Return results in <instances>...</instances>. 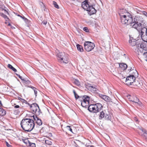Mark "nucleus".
I'll return each instance as SVG.
<instances>
[{
    "label": "nucleus",
    "mask_w": 147,
    "mask_h": 147,
    "mask_svg": "<svg viewBox=\"0 0 147 147\" xmlns=\"http://www.w3.org/2000/svg\"><path fill=\"white\" fill-rule=\"evenodd\" d=\"M21 127L25 131H31L34 128L35 124L34 121L29 119H24L21 122Z\"/></svg>",
    "instance_id": "f257e3e1"
},
{
    "label": "nucleus",
    "mask_w": 147,
    "mask_h": 147,
    "mask_svg": "<svg viewBox=\"0 0 147 147\" xmlns=\"http://www.w3.org/2000/svg\"><path fill=\"white\" fill-rule=\"evenodd\" d=\"M94 6L95 5H92L86 0L82 2V7L87 11L88 14L90 16L95 13L96 12Z\"/></svg>",
    "instance_id": "f03ea898"
},
{
    "label": "nucleus",
    "mask_w": 147,
    "mask_h": 147,
    "mask_svg": "<svg viewBox=\"0 0 147 147\" xmlns=\"http://www.w3.org/2000/svg\"><path fill=\"white\" fill-rule=\"evenodd\" d=\"M73 92L76 99H77L79 98L82 106L84 107L87 108L89 103V97L86 95L80 96L76 94L74 90H73Z\"/></svg>",
    "instance_id": "7ed1b4c3"
},
{
    "label": "nucleus",
    "mask_w": 147,
    "mask_h": 147,
    "mask_svg": "<svg viewBox=\"0 0 147 147\" xmlns=\"http://www.w3.org/2000/svg\"><path fill=\"white\" fill-rule=\"evenodd\" d=\"M102 107V106L101 104L98 103L95 104L90 105L88 108V110L90 112L97 113L100 111Z\"/></svg>",
    "instance_id": "20e7f679"
},
{
    "label": "nucleus",
    "mask_w": 147,
    "mask_h": 147,
    "mask_svg": "<svg viewBox=\"0 0 147 147\" xmlns=\"http://www.w3.org/2000/svg\"><path fill=\"white\" fill-rule=\"evenodd\" d=\"M121 23L123 24L128 25L130 24L133 20L131 15L126 16L119 14Z\"/></svg>",
    "instance_id": "39448f33"
},
{
    "label": "nucleus",
    "mask_w": 147,
    "mask_h": 147,
    "mask_svg": "<svg viewBox=\"0 0 147 147\" xmlns=\"http://www.w3.org/2000/svg\"><path fill=\"white\" fill-rule=\"evenodd\" d=\"M84 49L87 52L91 51L95 47L94 44L90 42L86 41L84 44Z\"/></svg>",
    "instance_id": "423d86ee"
},
{
    "label": "nucleus",
    "mask_w": 147,
    "mask_h": 147,
    "mask_svg": "<svg viewBox=\"0 0 147 147\" xmlns=\"http://www.w3.org/2000/svg\"><path fill=\"white\" fill-rule=\"evenodd\" d=\"M146 42L137 44L136 45V50L142 53L144 50H147V41Z\"/></svg>",
    "instance_id": "0eeeda50"
},
{
    "label": "nucleus",
    "mask_w": 147,
    "mask_h": 147,
    "mask_svg": "<svg viewBox=\"0 0 147 147\" xmlns=\"http://www.w3.org/2000/svg\"><path fill=\"white\" fill-rule=\"evenodd\" d=\"M31 110L34 113L37 115H39L41 113L38 105L36 103H33L30 106Z\"/></svg>",
    "instance_id": "6e6552de"
},
{
    "label": "nucleus",
    "mask_w": 147,
    "mask_h": 147,
    "mask_svg": "<svg viewBox=\"0 0 147 147\" xmlns=\"http://www.w3.org/2000/svg\"><path fill=\"white\" fill-rule=\"evenodd\" d=\"M141 37L144 41H147V28L143 27L141 31Z\"/></svg>",
    "instance_id": "1a4fd4ad"
},
{
    "label": "nucleus",
    "mask_w": 147,
    "mask_h": 147,
    "mask_svg": "<svg viewBox=\"0 0 147 147\" xmlns=\"http://www.w3.org/2000/svg\"><path fill=\"white\" fill-rule=\"evenodd\" d=\"M130 24V26L132 27L136 28L139 32L141 31V29L143 28L141 23H138L132 22H131Z\"/></svg>",
    "instance_id": "9d476101"
},
{
    "label": "nucleus",
    "mask_w": 147,
    "mask_h": 147,
    "mask_svg": "<svg viewBox=\"0 0 147 147\" xmlns=\"http://www.w3.org/2000/svg\"><path fill=\"white\" fill-rule=\"evenodd\" d=\"M135 80V78L130 75L126 78L125 80V82H126L127 84L130 85L134 82Z\"/></svg>",
    "instance_id": "9b49d317"
},
{
    "label": "nucleus",
    "mask_w": 147,
    "mask_h": 147,
    "mask_svg": "<svg viewBox=\"0 0 147 147\" xmlns=\"http://www.w3.org/2000/svg\"><path fill=\"white\" fill-rule=\"evenodd\" d=\"M128 98L130 101L137 103L139 106H141L142 103L141 102L139 101V99L137 97H134L133 98L130 97H128Z\"/></svg>",
    "instance_id": "f8f14e48"
},
{
    "label": "nucleus",
    "mask_w": 147,
    "mask_h": 147,
    "mask_svg": "<svg viewBox=\"0 0 147 147\" xmlns=\"http://www.w3.org/2000/svg\"><path fill=\"white\" fill-rule=\"evenodd\" d=\"M138 40H136V39H134L133 38H130L129 40V43L130 45L132 46H134L135 45H137Z\"/></svg>",
    "instance_id": "ddd939ff"
},
{
    "label": "nucleus",
    "mask_w": 147,
    "mask_h": 147,
    "mask_svg": "<svg viewBox=\"0 0 147 147\" xmlns=\"http://www.w3.org/2000/svg\"><path fill=\"white\" fill-rule=\"evenodd\" d=\"M143 19L141 17L139 16H136L134 18V20H133V22L138 23H141Z\"/></svg>",
    "instance_id": "4468645a"
},
{
    "label": "nucleus",
    "mask_w": 147,
    "mask_h": 147,
    "mask_svg": "<svg viewBox=\"0 0 147 147\" xmlns=\"http://www.w3.org/2000/svg\"><path fill=\"white\" fill-rule=\"evenodd\" d=\"M16 104H14L13 105L14 107L16 109H18L17 110H16L14 111V113L16 114H18L20 113V111L21 110L22 108L21 107H20L19 105H16Z\"/></svg>",
    "instance_id": "2eb2a0df"
},
{
    "label": "nucleus",
    "mask_w": 147,
    "mask_h": 147,
    "mask_svg": "<svg viewBox=\"0 0 147 147\" xmlns=\"http://www.w3.org/2000/svg\"><path fill=\"white\" fill-rule=\"evenodd\" d=\"M33 117L34 120L36 121V123L38 125L40 126L42 125V121L40 119H39L36 116L35 117L34 116H33Z\"/></svg>",
    "instance_id": "dca6fc26"
},
{
    "label": "nucleus",
    "mask_w": 147,
    "mask_h": 147,
    "mask_svg": "<svg viewBox=\"0 0 147 147\" xmlns=\"http://www.w3.org/2000/svg\"><path fill=\"white\" fill-rule=\"evenodd\" d=\"M65 54L64 53H59L57 55V57L59 60H62Z\"/></svg>",
    "instance_id": "f3484780"
},
{
    "label": "nucleus",
    "mask_w": 147,
    "mask_h": 147,
    "mask_svg": "<svg viewBox=\"0 0 147 147\" xmlns=\"http://www.w3.org/2000/svg\"><path fill=\"white\" fill-rule=\"evenodd\" d=\"M100 97L107 102H109L110 100V98L108 96L105 95H101Z\"/></svg>",
    "instance_id": "a211bd4d"
},
{
    "label": "nucleus",
    "mask_w": 147,
    "mask_h": 147,
    "mask_svg": "<svg viewBox=\"0 0 147 147\" xmlns=\"http://www.w3.org/2000/svg\"><path fill=\"white\" fill-rule=\"evenodd\" d=\"M60 61L61 62H62L65 64L68 63V58L67 55L65 54V56H64V57H63V60H61Z\"/></svg>",
    "instance_id": "6ab92c4d"
},
{
    "label": "nucleus",
    "mask_w": 147,
    "mask_h": 147,
    "mask_svg": "<svg viewBox=\"0 0 147 147\" xmlns=\"http://www.w3.org/2000/svg\"><path fill=\"white\" fill-rule=\"evenodd\" d=\"M130 71L131 72V73L132 74L131 75L134 77L135 78H136L138 77V73L136 70L132 69Z\"/></svg>",
    "instance_id": "aec40b11"
},
{
    "label": "nucleus",
    "mask_w": 147,
    "mask_h": 147,
    "mask_svg": "<svg viewBox=\"0 0 147 147\" xmlns=\"http://www.w3.org/2000/svg\"><path fill=\"white\" fill-rule=\"evenodd\" d=\"M89 87V89L92 92H96V86L94 85V86H91L90 85L88 86Z\"/></svg>",
    "instance_id": "412c9836"
},
{
    "label": "nucleus",
    "mask_w": 147,
    "mask_h": 147,
    "mask_svg": "<svg viewBox=\"0 0 147 147\" xmlns=\"http://www.w3.org/2000/svg\"><path fill=\"white\" fill-rule=\"evenodd\" d=\"M119 66L120 68H122L124 70L126 69L127 67V65L126 64L123 63L119 64Z\"/></svg>",
    "instance_id": "4be33fe9"
},
{
    "label": "nucleus",
    "mask_w": 147,
    "mask_h": 147,
    "mask_svg": "<svg viewBox=\"0 0 147 147\" xmlns=\"http://www.w3.org/2000/svg\"><path fill=\"white\" fill-rule=\"evenodd\" d=\"M76 47L78 51L80 52H82L84 51L83 47L79 44H77L76 45Z\"/></svg>",
    "instance_id": "5701e85b"
},
{
    "label": "nucleus",
    "mask_w": 147,
    "mask_h": 147,
    "mask_svg": "<svg viewBox=\"0 0 147 147\" xmlns=\"http://www.w3.org/2000/svg\"><path fill=\"white\" fill-rule=\"evenodd\" d=\"M6 114V111L2 108L0 107V115L3 116Z\"/></svg>",
    "instance_id": "b1692460"
},
{
    "label": "nucleus",
    "mask_w": 147,
    "mask_h": 147,
    "mask_svg": "<svg viewBox=\"0 0 147 147\" xmlns=\"http://www.w3.org/2000/svg\"><path fill=\"white\" fill-rule=\"evenodd\" d=\"M105 114L104 111H102L100 112L99 116V119H102V118H104Z\"/></svg>",
    "instance_id": "393cba45"
},
{
    "label": "nucleus",
    "mask_w": 147,
    "mask_h": 147,
    "mask_svg": "<svg viewBox=\"0 0 147 147\" xmlns=\"http://www.w3.org/2000/svg\"><path fill=\"white\" fill-rule=\"evenodd\" d=\"M142 130L143 132V135L144 136V138L147 141V131H143L142 129Z\"/></svg>",
    "instance_id": "a878e982"
},
{
    "label": "nucleus",
    "mask_w": 147,
    "mask_h": 147,
    "mask_svg": "<svg viewBox=\"0 0 147 147\" xmlns=\"http://www.w3.org/2000/svg\"><path fill=\"white\" fill-rule=\"evenodd\" d=\"M8 67L10 69H12L14 72H15L17 71V70L14 68L13 66L10 64H8L7 65Z\"/></svg>",
    "instance_id": "bb28decb"
},
{
    "label": "nucleus",
    "mask_w": 147,
    "mask_h": 147,
    "mask_svg": "<svg viewBox=\"0 0 147 147\" xmlns=\"http://www.w3.org/2000/svg\"><path fill=\"white\" fill-rule=\"evenodd\" d=\"M45 143L46 144L50 145L52 144V142L50 139L46 140H45Z\"/></svg>",
    "instance_id": "cd10ccee"
},
{
    "label": "nucleus",
    "mask_w": 147,
    "mask_h": 147,
    "mask_svg": "<svg viewBox=\"0 0 147 147\" xmlns=\"http://www.w3.org/2000/svg\"><path fill=\"white\" fill-rule=\"evenodd\" d=\"M104 117L107 120H110L111 119V117L110 115L107 114H105Z\"/></svg>",
    "instance_id": "c85d7f7f"
},
{
    "label": "nucleus",
    "mask_w": 147,
    "mask_h": 147,
    "mask_svg": "<svg viewBox=\"0 0 147 147\" xmlns=\"http://www.w3.org/2000/svg\"><path fill=\"white\" fill-rule=\"evenodd\" d=\"M29 146L30 147H36V145L35 143H32L30 142L29 141H28Z\"/></svg>",
    "instance_id": "c756f323"
},
{
    "label": "nucleus",
    "mask_w": 147,
    "mask_h": 147,
    "mask_svg": "<svg viewBox=\"0 0 147 147\" xmlns=\"http://www.w3.org/2000/svg\"><path fill=\"white\" fill-rule=\"evenodd\" d=\"M53 4L54 7L55 8H56L57 9L59 8V7L57 3L56 2H55V1H53Z\"/></svg>",
    "instance_id": "7c9ffc66"
},
{
    "label": "nucleus",
    "mask_w": 147,
    "mask_h": 147,
    "mask_svg": "<svg viewBox=\"0 0 147 147\" xmlns=\"http://www.w3.org/2000/svg\"><path fill=\"white\" fill-rule=\"evenodd\" d=\"M74 83L76 85L78 86H80V83L79 81L77 80H75L74 81Z\"/></svg>",
    "instance_id": "2f4dec72"
},
{
    "label": "nucleus",
    "mask_w": 147,
    "mask_h": 147,
    "mask_svg": "<svg viewBox=\"0 0 147 147\" xmlns=\"http://www.w3.org/2000/svg\"><path fill=\"white\" fill-rule=\"evenodd\" d=\"M0 14L1 16H2L5 19H7L8 18L7 16L4 14L3 13H0Z\"/></svg>",
    "instance_id": "473e14b6"
},
{
    "label": "nucleus",
    "mask_w": 147,
    "mask_h": 147,
    "mask_svg": "<svg viewBox=\"0 0 147 147\" xmlns=\"http://www.w3.org/2000/svg\"><path fill=\"white\" fill-rule=\"evenodd\" d=\"M16 74V75L18 76V77L20 78L22 80H23V81H25V80L24 79V78H22V77L20 75H19L18 74Z\"/></svg>",
    "instance_id": "72a5a7b5"
},
{
    "label": "nucleus",
    "mask_w": 147,
    "mask_h": 147,
    "mask_svg": "<svg viewBox=\"0 0 147 147\" xmlns=\"http://www.w3.org/2000/svg\"><path fill=\"white\" fill-rule=\"evenodd\" d=\"M31 88L34 90L35 94L36 96L37 91L35 90L36 88L33 86L31 87Z\"/></svg>",
    "instance_id": "f704fd0d"
},
{
    "label": "nucleus",
    "mask_w": 147,
    "mask_h": 147,
    "mask_svg": "<svg viewBox=\"0 0 147 147\" xmlns=\"http://www.w3.org/2000/svg\"><path fill=\"white\" fill-rule=\"evenodd\" d=\"M18 16L20 17L21 18L23 19L24 20L26 21L28 19L26 18L24 16H20V15H18Z\"/></svg>",
    "instance_id": "c9c22d12"
},
{
    "label": "nucleus",
    "mask_w": 147,
    "mask_h": 147,
    "mask_svg": "<svg viewBox=\"0 0 147 147\" xmlns=\"http://www.w3.org/2000/svg\"><path fill=\"white\" fill-rule=\"evenodd\" d=\"M121 80L123 79V80L124 79H125V77H124L123 75L121 74L119 76Z\"/></svg>",
    "instance_id": "e433bc0d"
},
{
    "label": "nucleus",
    "mask_w": 147,
    "mask_h": 147,
    "mask_svg": "<svg viewBox=\"0 0 147 147\" xmlns=\"http://www.w3.org/2000/svg\"><path fill=\"white\" fill-rule=\"evenodd\" d=\"M67 128L70 131L72 132V129L70 128V126H67Z\"/></svg>",
    "instance_id": "4c0bfd02"
},
{
    "label": "nucleus",
    "mask_w": 147,
    "mask_h": 147,
    "mask_svg": "<svg viewBox=\"0 0 147 147\" xmlns=\"http://www.w3.org/2000/svg\"><path fill=\"white\" fill-rule=\"evenodd\" d=\"M83 30L86 32H88V28L87 27H84L83 28Z\"/></svg>",
    "instance_id": "58836bf2"
},
{
    "label": "nucleus",
    "mask_w": 147,
    "mask_h": 147,
    "mask_svg": "<svg viewBox=\"0 0 147 147\" xmlns=\"http://www.w3.org/2000/svg\"><path fill=\"white\" fill-rule=\"evenodd\" d=\"M144 56H145L146 58V60L147 61V52L146 53H144Z\"/></svg>",
    "instance_id": "ea45409f"
},
{
    "label": "nucleus",
    "mask_w": 147,
    "mask_h": 147,
    "mask_svg": "<svg viewBox=\"0 0 147 147\" xmlns=\"http://www.w3.org/2000/svg\"><path fill=\"white\" fill-rule=\"evenodd\" d=\"M47 24V21H43L41 23L42 24L46 25Z\"/></svg>",
    "instance_id": "a19ab883"
},
{
    "label": "nucleus",
    "mask_w": 147,
    "mask_h": 147,
    "mask_svg": "<svg viewBox=\"0 0 147 147\" xmlns=\"http://www.w3.org/2000/svg\"><path fill=\"white\" fill-rule=\"evenodd\" d=\"M22 141H23V142L24 143H25L26 144H27V142H28V140H27L26 139H25V140L23 139Z\"/></svg>",
    "instance_id": "79ce46f5"
},
{
    "label": "nucleus",
    "mask_w": 147,
    "mask_h": 147,
    "mask_svg": "<svg viewBox=\"0 0 147 147\" xmlns=\"http://www.w3.org/2000/svg\"><path fill=\"white\" fill-rule=\"evenodd\" d=\"M142 13L144 15L146 16L147 15V13L146 12V11H142Z\"/></svg>",
    "instance_id": "37998d69"
},
{
    "label": "nucleus",
    "mask_w": 147,
    "mask_h": 147,
    "mask_svg": "<svg viewBox=\"0 0 147 147\" xmlns=\"http://www.w3.org/2000/svg\"><path fill=\"white\" fill-rule=\"evenodd\" d=\"M6 144L7 146L8 147H11V146L10 145L8 142H6Z\"/></svg>",
    "instance_id": "c03bdc74"
},
{
    "label": "nucleus",
    "mask_w": 147,
    "mask_h": 147,
    "mask_svg": "<svg viewBox=\"0 0 147 147\" xmlns=\"http://www.w3.org/2000/svg\"><path fill=\"white\" fill-rule=\"evenodd\" d=\"M135 120L136 121H138V119L136 117L135 118Z\"/></svg>",
    "instance_id": "a18cd8bd"
},
{
    "label": "nucleus",
    "mask_w": 147,
    "mask_h": 147,
    "mask_svg": "<svg viewBox=\"0 0 147 147\" xmlns=\"http://www.w3.org/2000/svg\"><path fill=\"white\" fill-rule=\"evenodd\" d=\"M21 101L24 102H26V101L25 100H24V99H22V100H21Z\"/></svg>",
    "instance_id": "49530a36"
},
{
    "label": "nucleus",
    "mask_w": 147,
    "mask_h": 147,
    "mask_svg": "<svg viewBox=\"0 0 147 147\" xmlns=\"http://www.w3.org/2000/svg\"><path fill=\"white\" fill-rule=\"evenodd\" d=\"M4 11L6 12V14H8V12H7V11L6 10V9H4Z\"/></svg>",
    "instance_id": "de8ad7c7"
},
{
    "label": "nucleus",
    "mask_w": 147,
    "mask_h": 147,
    "mask_svg": "<svg viewBox=\"0 0 147 147\" xmlns=\"http://www.w3.org/2000/svg\"><path fill=\"white\" fill-rule=\"evenodd\" d=\"M0 105H1V106H2V103H1V100H0Z\"/></svg>",
    "instance_id": "09e8293b"
},
{
    "label": "nucleus",
    "mask_w": 147,
    "mask_h": 147,
    "mask_svg": "<svg viewBox=\"0 0 147 147\" xmlns=\"http://www.w3.org/2000/svg\"><path fill=\"white\" fill-rule=\"evenodd\" d=\"M86 147H94L92 146H87Z\"/></svg>",
    "instance_id": "8fccbe9b"
},
{
    "label": "nucleus",
    "mask_w": 147,
    "mask_h": 147,
    "mask_svg": "<svg viewBox=\"0 0 147 147\" xmlns=\"http://www.w3.org/2000/svg\"><path fill=\"white\" fill-rule=\"evenodd\" d=\"M122 11H123V10H121V13H122Z\"/></svg>",
    "instance_id": "3c124183"
},
{
    "label": "nucleus",
    "mask_w": 147,
    "mask_h": 147,
    "mask_svg": "<svg viewBox=\"0 0 147 147\" xmlns=\"http://www.w3.org/2000/svg\"><path fill=\"white\" fill-rule=\"evenodd\" d=\"M10 24H9V25H10Z\"/></svg>",
    "instance_id": "603ef678"
},
{
    "label": "nucleus",
    "mask_w": 147,
    "mask_h": 147,
    "mask_svg": "<svg viewBox=\"0 0 147 147\" xmlns=\"http://www.w3.org/2000/svg\"><path fill=\"white\" fill-rule=\"evenodd\" d=\"M124 55H125V54H124Z\"/></svg>",
    "instance_id": "864d4df0"
},
{
    "label": "nucleus",
    "mask_w": 147,
    "mask_h": 147,
    "mask_svg": "<svg viewBox=\"0 0 147 147\" xmlns=\"http://www.w3.org/2000/svg\"><path fill=\"white\" fill-rule=\"evenodd\" d=\"M131 69V68H130V69Z\"/></svg>",
    "instance_id": "5fc2aeb1"
},
{
    "label": "nucleus",
    "mask_w": 147,
    "mask_h": 147,
    "mask_svg": "<svg viewBox=\"0 0 147 147\" xmlns=\"http://www.w3.org/2000/svg\"><path fill=\"white\" fill-rule=\"evenodd\" d=\"M131 69V68H130V69Z\"/></svg>",
    "instance_id": "6e6d98bb"
},
{
    "label": "nucleus",
    "mask_w": 147,
    "mask_h": 147,
    "mask_svg": "<svg viewBox=\"0 0 147 147\" xmlns=\"http://www.w3.org/2000/svg\"><path fill=\"white\" fill-rule=\"evenodd\" d=\"M20 99H21L22 100V99H21V98H20Z\"/></svg>",
    "instance_id": "4d7b16f0"
},
{
    "label": "nucleus",
    "mask_w": 147,
    "mask_h": 147,
    "mask_svg": "<svg viewBox=\"0 0 147 147\" xmlns=\"http://www.w3.org/2000/svg\"><path fill=\"white\" fill-rule=\"evenodd\" d=\"M20 99H21L22 100V99H21V98H20Z\"/></svg>",
    "instance_id": "13d9d810"
}]
</instances>
